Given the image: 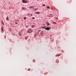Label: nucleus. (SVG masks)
I'll return each instance as SVG.
<instances>
[{"mask_svg": "<svg viewBox=\"0 0 76 76\" xmlns=\"http://www.w3.org/2000/svg\"><path fill=\"white\" fill-rule=\"evenodd\" d=\"M22 2L24 3H27L29 2V1L27 0H23Z\"/></svg>", "mask_w": 76, "mask_h": 76, "instance_id": "f257e3e1", "label": "nucleus"}, {"mask_svg": "<svg viewBox=\"0 0 76 76\" xmlns=\"http://www.w3.org/2000/svg\"><path fill=\"white\" fill-rule=\"evenodd\" d=\"M28 33H31L32 32V29L30 28L28 30Z\"/></svg>", "mask_w": 76, "mask_h": 76, "instance_id": "f03ea898", "label": "nucleus"}, {"mask_svg": "<svg viewBox=\"0 0 76 76\" xmlns=\"http://www.w3.org/2000/svg\"><path fill=\"white\" fill-rule=\"evenodd\" d=\"M51 28L49 27H46L45 28V29L46 30H47V31H49L50 29Z\"/></svg>", "mask_w": 76, "mask_h": 76, "instance_id": "7ed1b4c3", "label": "nucleus"}, {"mask_svg": "<svg viewBox=\"0 0 76 76\" xmlns=\"http://www.w3.org/2000/svg\"><path fill=\"white\" fill-rule=\"evenodd\" d=\"M7 20L8 21L9 20V17L7 16L6 18Z\"/></svg>", "mask_w": 76, "mask_h": 76, "instance_id": "20e7f679", "label": "nucleus"}, {"mask_svg": "<svg viewBox=\"0 0 76 76\" xmlns=\"http://www.w3.org/2000/svg\"><path fill=\"white\" fill-rule=\"evenodd\" d=\"M34 7L33 6H31L30 7H29V9H33L34 8Z\"/></svg>", "mask_w": 76, "mask_h": 76, "instance_id": "39448f33", "label": "nucleus"}, {"mask_svg": "<svg viewBox=\"0 0 76 76\" xmlns=\"http://www.w3.org/2000/svg\"><path fill=\"white\" fill-rule=\"evenodd\" d=\"M35 13H37V14H39V13H40V12H36Z\"/></svg>", "mask_w": 76, "mask_h": 76, "instance_id": "423d86ee", "label": "nucleus"}, {"mask_svg": "<svg viewBox=\"0 0 76 76\" xmlns=\"http://www.w3.org/2000/svg\"><path fill=\"white\" fill-rule=\"evenodd\" d=\"M60 55H58L57 54L56 55V57H58V56H60Z\"/></svg>", "mask_w": 76, "mask_h": 76, "instance_id": "0eeeda50", "label": "nucleus"}, {"mask_svg": "<svg viewBox=\"0 0 76 76\" xmlns=\"http://www.w3.org/2000/svg\"><path fill=\"white\" fill-rule=\"evenodd\" d=\"M47 9H50V7H49V6H48L47 7Z\"/></svg>", "mask_w": 76, "mask_h": 76, "instance_id": "6e6552de", "label": "nucleus"}, {"mask_svg": "<svg viewBox=\"0 0 76 76\" xmlns=\"http://www.w3.org/2000/svg\"><path fill=\"white\" fill-rule=\"evenodd\" d=\"M47 25H50V24H49V23H47Z\"/></svg>", "mask_w": 76, "mask_h": 76, "instance_id": "1a4fd4ad", "label": "nucleus"}, {"mask_svg": "<svg viewBox=\"0 0 76 76\" xmlns=\"http://www.w3.org/2000/svg\"><path fill=\"white\" fill-rule=\"evenodd\" d=\"M34 27H35V25H33L32 26V28H34Z\"/></svg>", "mask_w": 76, "mask_h": 76, "instance_id": "9d476101", "label": "nucleus"}, {"mask_svg": "<svg viewBox=\"0 0 76 76\" xmlns=\"http://www.w3.org/2000/svg\"><path fill=\"white\" fill-rule=\"evenodd\" d=\"M1 30H2V31H3V28H1Z\"/></svg>", "mask_w": 76, "mask_h": 76, "instance_id": "9b49d317", "label": "nucleus"}, {"mask_svg": "<svg viewBox=\"0 0 76 76\" xmlns=\"http://www.w3.org/2000/svg\"><path fill=\"white\" fill-rule=\"evenodd\" d=\"M26 19V17H24V20H25Z\"/></svg>", "mask_w": 76, "mask_h": 76, "instance_id": "f8f14e48", "label": "nucleus"}, {"mask_svg": "<svg viewBox=\"0 0 76 76\" xmlns=\"http://www.w3.org/2000/svg\"><path fill=\"white\" fill-rule=\"evenodd\" d=\"M19 35L20 36L21 35V34L19 33H18Z\"/></svg>", "mask_w": 76, "mask_h": 76, "instance_id": "ddd939ff", "label": "nucleus"}, {"mask_svg": "<svg viewBox=\"0 0 76 76\" xmlns=\"http://www.w3.org/2000/svg\"><path fill=\"white\" fill-rule=\"evenodd\" d=\"M43 6H45V5L44 4H43L42 5Z\"/></svg>", "mask_w": 76, "mask_h": 76, "instance_id": "4468645a", "label": "nucleus"}, {"mask_svg": "<svg viewBox=\"0 0 76 76\" xmlns=\"http://www.w3.org/2000/svg\"><path fill=\"white\" fill-rule=\"evenodd\" d=\"M45 27H46V26H45V27H42V28H45Z\"/></svg>", "mask_w": 76, "mask_h": 76, "instance_id": "2eb2a0df", "label": "nucleus"}, {"mask_svg": "<svg viewBox=\"0 0 76 76\" xmlns=\"http://www.w3.org/2000/svg\"><path fill=\"white\" fill-rule=\"evenodd\" d=\"M32 19H35V18H34V17H33V18H32Z\"/></svg>", "mask_w": 76, "mask_h": 76, "instance_id": "dca6fc26", "label": "nucleus"}, {"mask_svg": "<svg viewBox=\"0 0 76 76\" xmlns=\"http://www.w3.org/2000/svg\"><path fill=\"white\" fill-rule=\"evenodd\" d=\"M31 69H30V68H29L28 69V70H29H29H30Z\"/></svg>", "mask_w": 76, "mask_h": 76, "instance_id": "f3484780", "label": "nucleus"}, {"mask_svg": "<svg viewBox=\"0 0 76 76\" xmlns=\"http://www.w3.org/2000/svg\"><path fill=\"white\" fill-rule=\"evenodd\" d=\"M51 14L49 15V16H51Z\"/></svg>", "mask_w": 76, "mask_h": 76, "instance_id": "a211bd4d", "label": "nucleus"}, {"mask_svg": "<svg viewBox=\"0 0 76 76\" xmlns=\"http://www.w3.org/2000/svg\"><path fill=\"white\" fill-rule=\"evenodd\" d=\"M16 24H18V23H15Z\"/></svg>", "mask_w": 76, "mask_h": 76, "instance_id": "6ab92c4d", "label": "nucleus"}, {"mask_svg": "<svg viewBox=\"0 0 76 76\" xmlns=\"http://www.w3.org/2000/svg\"><path fill=\"white\" fill-rule=\"evenodd\" d=\"M31 16H32V14H31Z\"/></svg>", "mask_w": 76, "mask_h": 76, "instance_id": "aec40b11", "label": "nucleus"}, {"mask_svg": "<svg viewBox=\"0 0 76 76\" xmlns=\"http://www.w3.org/2000/svg\"><path fill=\"white\" fill-rule=\"evenodd\" d=\"M25 38L26 39H26V37Z\"/></svg>", "mask_w": 76, "mask_h": 76, "instance_id": "412c9836", "label": "nucleus"}, {"mask_svg": "<svg viewBox=\"0 0 76 76\" xmlns=\"http://www.w3.org/2000/svg\"><path fill=\"white\" fill-rule=\"evenodd\" d=\"M40 30H39V32H40Z\"/></svg>", "mask_w": 76, "mask_h": 76, "instance_id": "4be33fe9", "label": "nucleus"}]
</instances>
